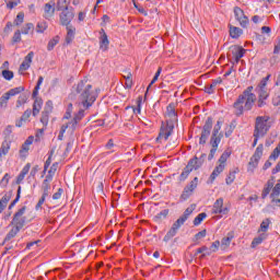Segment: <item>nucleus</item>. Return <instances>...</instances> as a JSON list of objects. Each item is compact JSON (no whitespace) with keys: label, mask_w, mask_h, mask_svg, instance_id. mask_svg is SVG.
Masks as SVG:
<instances>
[{"label":"nucleus","mask_w":280,"mask_h":280,"mask_svg":"<svg viewBox=\"0 0 280 280\" xmlns=\"http://www.w3.org/2000/svg\"><path fill=\"white\" fill-rule=\"evenodd\" d=\"M78 95L79 105L85 109L91 108L97 100V89L93 88L91 82L86 79L81 80L78 84L72 86V93L69 95L70 100H73Z\"/></svg>","instance_id":"f257e3e1"},{"label":"nucleus","mask_w":280,"mask_h":280,"mask_svg":"<svg viewBox=\"0 0 280 280\" xmlns=\"http://www.w3.org/2000/svg\"><path fill=\"white\" fill-rule=\"evenodd\" d=\"M253 85L248 86L244 92L237 97L234 103L235 115H244V110H253L255 102H257V95L253 93Z\"/></svg>","instance_id":"f03ea898"},{"label":"nucleus","mask_w":280,"mask_h":280,"mask_svg":"<svg viewBox=\"0 0 280 280\" xmlns=\"http://www.w3.org/2000/svg\"><path fill=\"white\" fill-rule=\"evenodd\" d=\"M166 117H168V119L166 120V126L161 128L160 133L156 138V141L159 143H162L163 141H167V139H170L172 132H174V121H178L176 105L174 103H171L166 107Z\"/></svg>","instance_id":"7ed1b4c3"},{"label":"nucleus","mask_w":280,"mask_h":280,"mask_svg":"<svg viewBox=\"0 0 280 280\" xmlns=\"http://www.w3.org/2000/svg\"><path fill=\"white\" fill-rule=\"evenodd\" d=\"M268 121H270L269 116H258L256 118L254 133L260 137L266 136L268 130H270V125H268Z\"/></svg>","instance_id":"20e7f679"},{"label":"nucleus","mask_w":280,"mask_h":280,"mask_svg":"<svg viewBox=\"0 0 280 280\" xmlns=\"http://www.w3.org/2000/svg\"><path fill=\"white\" fill-rule=\"evenodd\" d=\"M25 211H27V207L23 206L19 211L15 212L13 215V220L11 222L12 226H15L16 229H23L25 226V220H27L25 215Z\"/></svg>","instance_id":"39448f33"},{"label":"nucleus","mask_w":280,"mask_h":280,"mask_svg":"<svg viewBox=\"0 0 280 280\" xmlns=\"http://www.w3.org/2000/svg\"><path fill=\"white\" fill-rule=\"evenodd\" d=\"M212 128H213V118L208 117L203 125L201 136L199 138L200 145H205V143H207V139H209Z\"/></svg>","instance_id":"423d86ee"},{"label":"nucleus","mask_w":280,"mask_h":280,"mask_svg":"<svg viewBox=\"0 0 280 280\" xmlns=\"http://www.w3.org/2000/svg\"><path fill=\"white\" fill-rule=\"evenodd\" d=\"M74 16L75 13H73V8L61 11V13L59 14L60 25H63L66 27L71 25V22L73 21Z\"/></svg>","instance_id":"0eeeda50"},{"label":"nucleus","mask_w":280,"mask_h":280,"mask_svg":"<svg viewBox=\"0 0 280 280\" xmlns=\"http://www.w3.org/2000/svg\"><path fill=\"white\" fill-rule=\"evenodd\" d=\"M261 156H264V144H259L253 156L250 158L248 162V166L252 167V170H255L259 165V161H261Z\"/></svg>","instance_id":"6e6552de"},{"label":"nucleus","mask_w":280,"mask_h":280,"mask_svg":"<svg viewBox=\"0 0 280 280\" xmlns=\"http://www.w3.org/2000/svg\"><path fill=\"white\" fill-rule=\"evenodd\" d=\"M229 208L224 207V198H219L214 201L212 213L220 215H229Z\"/></svg>","instance_id":"1a4fd4ad"},{"label":"nucleus","mask_w":280,"mask_h":280,"mask_svg":"<svg viewBox=\"0 0 280 280\" xmlns=\"http://www.w3.org/2000/svg\"><path fill=\"white\" fill-rule=\"evenodd\" d=\"M222 124H224V121L222 119H219L213 127L210 141H213L214 144L221 142L222 137H224V133L220 132V130H222Z\"/></svg>","instance_id":"9d476101"},{"label":"nucleus","mask_w":280,"mask_h":280,"mask_svg":"<svg viewBox=\"0 0 280 280\" xmlns=\"http://www.w3.org/2000/svg\"><path fill=\"white\" fill-rule=\"evenodd\" d=\"M205 159H207V154L205 153L201 154L199 160L198 156H195L194 159L189 160L186 167H188V170H191V172H194V170H200V167H202V163H205Z\"/></svg>","instance_id":"9b49d317"},{"label":"nucleus","mask_w":280,"mask_h":280,"mask_svg":"<svg viewBox=\"0 0 280 280\" xmlns=\"http://www.w3.org/2000/svg\"><path fill=\"white\" fill-rule=\"evenodd\" d=\"M100 50L101 51H108V45H110V40H108V35L104 28L100 31Z\"/></svg>","instance_id":"f8f14e48"},{"label":"nucleus","mask_w":280,"mask_h":280,"mask_svg":"<svg viewBox=\"0 0 280 280\" xmlns=\"http://www.w3.org/2000/svg\"><path fill=\"white\" fill-rule=\"evenodd\" d=\"M32 143H34V136H30L22 144V147L19 151L21 159H25L27 156V154H30V148H31Z\"/></svg>","instance_id":"ddd939ff"},{"label":"nucleus","mask_w":280,"mask_h":280,"mask_svg":"<svg viewBox=\"0 0 280 280\" xmlns=\"http://www.w3.org/2000/svg\"><path fill=\"white\" fill-rule=\"evenodd\" d=\"M56 14V2L54 0L44 5V18L49 20Z\"/></svg>","instance_id":"4468645a"},{"label":"nucleus","mask_w":280,"mask_h":280,"mask_svg":"<svg viewBox=\"0 0 280 280\" xmlns=\"http://www.w3.org/2000/svg\"><path fill=\"white\" fill-rule=\"evenodd\" d=\"M32 109H26L21 116V118L15 121L16 128H23V126L27 124V121H30V117H32Z\"/></svg>","instance_id":"2eb2a0df"},{"label":"nucleus","mask_w":280,"mask_h":280,"mask_svg":"<svg viewBox=\"0 0 280 280\" xmlns=\"http://www.w3.org/2000/svg\"><path fill=\"white\" fill-rule=\"evenodd\" d=\"M272 187H275V177H271L265 184L262 192H261L262 200H266V198H268V196L270 195V191H272Z\"/></svg>","instance_id":"dca6fc26"},{"label":"nucleus","mask_w":280,"mask_h":280,"mask_svg":"<svg viewBox=\"0 0 280 280\" xmlns=\"http://www.w3.org/2000/svg\"><path fill=\"white\" fill-rule=\"evenodd\" d=\"M244 54H246V49H244L240 46L232 47V55H233L235 62H240V60H242V58H244Z\"/></svg>","instance_id":"f3484780"},{"label":"nucleus","mask_w":280,"mask_h":280,"mask_svg":"<svg viewBox=\"0 0 280 280\" xmlns=\"http://www.w3.org/2000/svg\"><path fill=\"white\" fill-rule=\"evenodd\" d=\"M33 59H34V51H31L25 56L24 61L20 66V70L27 71V69H30L32 65Z\"/></svg>","instance_id":"a211bd4d"},{"label":"nucleus","mask_w":280,"mask_h":280,"mask_svg":"<svg viewBox=\"0 0 280 280\" xmlns=\"http://www.w3.org/2000/svg\"><path fill=\"white\" fill-rule=\"evenodd\" d=\"M167 215H170V209H164L153 217V222L155 224H162L164 220H167Z\"/></svg>","instance_id":"6ab92c4d"},{"label":"nucleus","mask_w":280,"mask_h":280,"mask_svg":"<svg viewBox=\"0 0 280 280\" xmlns=\"http://www.w3.org/2000/svg\"><path fill=\"white\" fill-rule=\"evenodd\" d=\"M32 168V164L27 163L21 171V173L19 174L18 178H16V184L21 185V183H23V180H25V176H27V174H30V170Z\"/></svg>","instance_id":"aec40b11"},{"label":"nucleus","mask_w":280,"mask_h":280,"mask_svg":"<svg viewBox=\"0 0 280 280\" xmlns=\"http://www.w3.org/2000/svg\"><path fill=\"white\" fill-rule=\"evenodd\" d=\"M233 237H235L234 232H229L225 237L221 240V248L225 250V248L231 246V242H233Z\"/></svg>","instance_id":"412c9836"},{"label":"nucleus","mask_w":280,"mask_h":280,"mask_svg":"<svg viewBox=\"0 0 280 280\" xmlns=\"http://www.w3.org/2000/svg\"><path fill=\"white\" fill-rule=\"evenodd\" d=\"M51 180H54V178L46 175L42 184V191L45 194V196H49V189H51Z\"/></svg>","instance_id":"4be33fe9"},{"label":"nucleus","mask_w":280,"mask_h":280,"mask_svg":"<svg viewBox=\"0 0 280 280\" xmlns=\"http://www.w3.org/2000/svg\"><path fill=\"white\" fill-rule=\"evenodd\" d=\"M258 93V107L261 108L264 106V100H268V89L256 90Z\"/></svg>","instance_id":"5701e85b"},{"label":"nucleus","mask_w":280,"mask_h":280,"mask_svg":"<svg viewBox=\"0 0 280 280\" xmlns=\"http://www.w3.org/2000/svg\"><path fill=\"white\" fill-rule=\"evenodd\" d=\"M218 84H222V79L219 78L217 80H213L210 85H207L205 88V92L208 93V95L213 94V92L215 91V88L218 86Z\"/></svg>","instance_id":"b1692460"},{"label":"nucleus","mask_w":280,"mask_h":280,"mask_svg":"<svg viewBox=\"0 0 280 280\" xmlns=\"http://www.w3.org/2000/svg\"><path fill=\"white\" fill-rule=\"evenodd\" d=\"M224 164H219L217 167H214L213 172L210 175V183H213V180H215V177L224 172Z\"/></svg>","instance_id":"393cba45"},{"label":"nucleus","mask_w":280,"mask_h":280,"mask_svg":"<svg viewBox=\"0 0 280 280\" xmlns=\"http://www.w3.org/2000/svg\"><path fill=\"white\" fill-rule=\"evenodd\" d=\"M20 232H21V230L13 225L11 231L7 234V236L2 243V246L5 244V242H10V240H13V237H16V235H19Z\"/></svg>","instance_id":"a878e982"},{"label":"nucleus","mask_w":280,"mask_h":280,"mask_svg":"<svg viewBox=\"0 0 280 280\" xmlns=\"http://www.w3.org/2000/svg\"><path fill=\"white\" fill-rule=\"evenodd\" d=\"M40 108H43V98H35L32 112L33 117H36L40 113Z\"/></svg>","instance_id":"bb28decb"},{"label":"nucleus","mask_w":280,"mask_h":280,"mask_svg":"<svg viewBox=\"0 0 280 280\" xmlns=\"http://www.w3.org/2000/svg\"><path fill=\"white\" fill-rule=\"evenodd\" d=\"M73 38H75V27L67 26L66 43L69 45L73 42Z\"/></svg>","instance_id":"cd10ccee"},{"label":"nucleus","mask_w":280,"mask_h":280,"mask_svg":"<svg viewBox=\"0 0 280 280\" xmlns=\"http://www.w3.org/2000/svg\"><path fill=\"white\" fill-rule=\"evenodd\" d=\"M69 3H71V0H58L57 1L58 12H63V10H71V8H69Z\"/></svg>","instance_id":"c85d7f7f"},{"label":"nucleus","mask_w":280,"mask_h":280,"mask_svg":"<svg viewBox=\"0 0 280 280\" xmlns=\"http://www.w3.org/2000/svg\"><path fill=\"white\" fill-rule=\"evenodd\" d=\"M10 198H12V194L4 195L0 200V213L5 211V207H8V202H10Z\"/></svg>","instance_id":"c756f323"},{"label":"nucleus","mask_w":280,"mask_h":280,"mask_svg":"<svg viewBox=\"0 0 280 280\" xmlns=\"http://www.w3.org/2000/svg\"><path fill=\"white\" fill-rule=\"evenodd\" d=\"M125 82V88L132 89V72L125 71V74L122 75Z\"/></svg>","instance_id":"7c9ffc66"},{"label":"nucleus","mask_w":280,"mask_h":280,"mask_svg":"<svg viewBox=\"0 0 280 280\" xmlns=\"http://www.w3.org/2000/svg\"><path fill=\"white\" fill-rule=\"evenodd\" d=\"M210 145L212 149L210 150V153L208 155V161H213V158L215 156V153L218 152V147L220 145V142L213 143V140H210Z\"/></svg>","instance_id":"2f4dec72"},{"label":"nucleus","mask_w":280,"mask_h":280,"mask_svg":"<svg viewBox=\"0 0 280 280\" xmlns=\"http://www.w3.org/2000/svg\"><path fill=\"white\" fill-rule=\"evenodd\" d=\"M8 152H10V141L4 140L0 148V159H1V156H5V154H8Z\"/></svg>","instance_id":"473e14b6"},{"label":"nucleus","mask_w":280,"mask_h":280,"mask_svg":"<svg viewBox=\"0 0 280 280\" xmlns=\"http://www.w3.org/2000/svg\"><path fill=\"white\" fill-rule=\"evenodd\" d=\"M230 36L232 38H240V36H242V28H240L237 26H231L230 27Z\"/></svg>","instance_id":"72a5a7b5"},{"label":"nucleus","mask_w":280,"mask_h":280,"mask_svg":"<svg viewBox=\"0 0 280 280\" xmlns=\"http://www.w3.org/2000/svg\"><path fill=\"white\" fill-rule=\"evenodd\" d=\"M23 91H25V88L19 86V88L11 89L5 94L10 98V97H14V95H19V93H23Z\"/></svg>","instance_id":"f704fd0d"},{"label":"nucleus","mask_w":280,"mask_h":280,"mask_svg":"<svg viewBox=\"0 0 280 280\" xmlns=\"http://www.w3.org/2000/svg\"><path fill=\"white\" fill-rule=\"evenodd\" d=\"M196 211V205H190L183 213L182 218L184 220H189V215H191Z\"/></svg>","instance_id":"c9c22d12"},{"label":"nucleus","mask_w":280,"mask_h":280,"mask_svg":"<svg viewBox=\"0 0 280 280\" xmlns=\"http://www.w3.org/2000/svg\"><path fill=\"white\" fill-rule=\"evenodd\" d=\"M176 233H178V230L172 226L166 233V235L164 236L163 242H170L172 237H175Z\"/></svg>","instance_id":"e433bc0d"},{"label":"nucleus","mask_w":280,"mask_h":280,"mask_svg":"<svg viewBox=\"0 0 280 280\" xmlns=\"http://www.w3.org/2000/svg\"><path fill=\"white\" fill-rule=\"evenodd\" d=\"M279 196H280V183H277L275 187L271 188L270 198L272 200L273 198H279Z\"/></svg>","instance_id":"4c0bfd02"},{"label":"nucleus","mask_w":280,"mask_h":280,"mask_svg":"<svg viewBox=\"0 0 280 280\" xmlns=\"http://www.w3.org/2000/svg\"><path fill=\"white\" fill-rule=\"evenodd\" d=\"M47 197H49V195H45L43 192L42 197L35 206V211H40V209H43V205H45V200H47Z\"/></svg>","instance_id":"58836bf2"},{"label":"nucleus","mask_w":280,"mask_h":280,"mask_svg":"<svg viewBox=\"0 0 280 280\" xmlns=\"http://www.w3.org/2000/svg\"><path fill=\"white\" fill-rule=\"evenodd\" d=\"M47 27H48L47 22L45 21L38 22L36 25L37 34H43L47 30Z\"/></svg>","instance_id":"ea45409f"},{"label":"nucleus","mask_w":280,"mask_h":280,"mask_svg":"<svg viewBox=\"0 0 280 280\" xmlns=\"http://www.w3.org/2000/svg\"><path fill=\"white\" fill-rule=\"evenodd\" d=\"M21 34L27 35L31 32H34V24L33 23H26L23 27L22 31H20Z\"/></svg>","instance_id":"a19ab883"},{"label":"nucleus","mask_w":280,"mask_h":280,"mask_svg":"<svg viewBox=\"0 0 280 280\" xmlns=\"http://www.w3.org/2000/svg\"><path fill=\"white\" fill-rule=\"evenodd\" d=\"M58 165H59V163H58V162H55V163L50 166V168H49V171H48V174H47L46 176H48L49 178H54V176H56V172H58Z\"/></svg>","instance_id":"79ce46f5"},{"label":"nucleus","mask_w":280,"mask_h":280,"mask_svg":"<svg viewBox=\"0 0 280 280\" xmlns=\"http://www.w3.org/2000/svg\"><path fill=\"white\" fill-rule=\"evenodd\" d=\"M24 104H27V95L21 94L16 101V108H21Z\"/></svg>","instance_id":"37998d69"},{"label":"nucleus","mask_w":280,"mask_h":280,"mask_svg":"<svg viewBox=\"0 0 280 280\" xmlns=\"http://www.w3.org/2000/svg\"><path fill=\"white\" fill-rule=\"evenodd\" d=\"M207 218V213L206 212H201L199 213L195 220H194V225L195 226H199V224H202V220H205Z\"/></svg>","instance_id":"c03bdc74"},{"label":"nucleus","mask_w":280,"mask_h":280,"mask_svg":"<svg viewBox=\"0 0 280 280\" xmlns=\"http://www.w3.org/2000/svg\"><path fill=\"white\" fill-rule=\"evenodd\" d=\"M59 42H60V37H58V36L50 39L47 45L48 51H51L54 49V47H56V45H58Z\"/></svg>","instance_id":"a18cd8bd"},{"label":"nucleus","mask_w":280,"mask_h":280,"mask_svg":"<svg viewBox=\"0 0 280 280\" xmlns=\"http://www.w3.org/2000/svg\"><path fill=\"white\" fill-rule=\"evenodd\" d=\"M229 156H231V153L228 151L223 152L219 159V165H224V167H226V161L229 160Z\"/></svg>","instance_id":"49530a36"},{"label":"nucleus","mask_w":280,"mask_h":280,"mask_svg":"<svg viewBox=\"0 0 280 280\" xmlns=\"http://www.w3.org/2000/svg\"><path fill=\"white\" fill-rule=\"evenodd\" d=\"M189 174H191V168L186 166L182 172V174L179 175V180L180 182L187 180V178L189 177Z\"/></svg>","instance_id":"de8ad7c7"},{"label":"nucleus","mask_w":280,"mask_h":280,"mask_svg":"<svg viewBox=\"0 0 280 280\" xmlns=\"http://www.w3.org/2000/svg\"><path fill=\"white\" fill-rule=\"evenodd\" d=\"M264 240H266V234H261L260 236L254 238L252 242V248L259 246V244H261V242H264Z\"/></svg>","instance_id":"09e8293b"},{"label":"nucleus","mask_w":280,"mask_h":280,"mask_svg":"<svg viewBox=\"0 0 280 280\" xmlns=\"http://www.w3.org/2000/svg\"><path fill=\"white\" fill-rule=\"evenodd\" d=\"M198 187V177H195L185 188L194 192Z\"/></svg>","instance_id":"8fccbe9b"},{"label":"nucleus","mask_w":280,"mask_h":280,"mask_svg":"<svg viewBox=\"0 0 280 280\" xmlns=\"http://www.w3.org/2000/svg\"><path fill=\"white\" fill-rule=\"evenodd\" d=\"M185 222H187L186 219H184L183 217H179L174 223H173V228H175L176 231H178V229H180L183 226V224H185Z\"/></svg>","instance_id":"3c124183"},{"label":"nucleus","mask_w":280,"mask_h":280,"mask_svg":"<svg viewBox=\"0 0 280 280\" xmlns=\"http://www.w3.org/2000/svg\"><path fill=\"white\" fill-rule=\"evenodd\" d=\"M185 222H187L186 219H184L183 217H179L174 223H173V228H175L176 231H178V229H180L183 226V224H185Z\"/></svg>","instance_id":"603ef678"},{"label":"nucleus","mask_w":280,"mask_h":280,"mask_svg":"<svg viewBox=\"0 0 280 280\" xmlns=\"http://www.w3.org/2000/svg\"><path fill=\"white\" fill-rule=\"evenodd\" d=\"M23 21H25V13L20 12V13H18L13 23H14V25L19 26V25H22Z\"/></svg>","instance_id":"864d4df0"},{"label":"nucleus","mask_w":280,"mask_h":280,"mask_svg":"<svg viewBox=\"0 0 280 280\" xmlns=\"http://www.w3.org/2000/svg\"><path fill=\"white\" fill-rule=\"evenodd\" d=\"M268 80H270V74H268L267 77H265L260 83L258 84V86L256 88V90H264L267 89L266 86L268 85Z\"/></svg>","instance_id":"5fc2aeb1"},{"label":"nucleus","mask_w":280,"mask_h":280,"mask_svg":"<svg viewBox=\"0 0 280 280\" xmlns=\"http://www.w3.org/2000/svg\"><path fill=\"white\" fill-rule=\"evenodd\" d=\"M235 174H237L235 171L229 173L228 177L225 178L226 185H233L235 182Z\"/></svg>","instance_id":"6e6d98bb"},{"label":"nucleus","mask_w":280,"mask_h":280,"mask_svg":"<svg viewBox=\"0 0 280 280\" xmlns=\"http://www.w3.org/2000/svg\"><path fill=\"white\" fill-rule=\"evenodd\" d=\"M141 102H143V97L139 96L137 100V107H132L135 115H139L141 113Z\"/></svg>","instance_id":"4d7b16f0"},{"label":"nucleus","mask_w":280,"mask_h":280,"mask_svg":"<svg viewBox=\"0 0 280 280\" xmlns=\"http://www.w3.org/2000/svg\"><path fill=\"white\" fill-rule=\"evenodd\" d=\"M40 122L43 126H47V124H49V112L45 110L42 113Z\"/></svg>","instance_id":"13d9d810"},{"label":"nucleus","mask_w":280,"mask_h":280,"mask_svg":"<svg viewBox=\"0 0 280 280\" xmlns=\"http://www.w3.org/2000/svg\"><path fill=\"white\" fill-rule=\"evenodd\" d=\"M2 78H4V80H12L14 78V72L11 70H2Z\"/></svg>","instance_id":"bf43d9fd"},{"label":"nucleus","mask_w":280,"mask_h":280,"mask_svg":"<svg viewBox=\"0 0 280 280\" xmlns=\"http://www.w3.org/2000/svg\"><path fill=\"white\" fill-rule=\"evenodd\" d=\"M84 110H86V108H84V107L79 109V112L73 117L75 119V121L81 122L82 119H84Z\"/></svg>","instance_id":"052dcab7"},{"label":"nucleus","mask_w":280,"mask_h":280,"mask_svg":"<svg viewBox=\"0 0 280 280\" xmlns=\"http://www.w3.org/2000/svg\"><path fill=\"white\" fill-rule=\"evenodd\" d=\"M9 97L8 94L4 93L1 97H0V108H5L8 106V102H9Z\"/></svg>","instance_id":"680f3d73"},{"label":"nucleus","mask_w":280,"mask_h":280,"mask_svg":"<svg viewBox=\"0 0 280 280\" xmlns=\"http://www.w3.org/2000/svg\"><path fill=\"white\" fill-rule=\"evenodd\" d=\"M270 226V219H266L260 223V231L262 233H266L268 231V228Z\"/></svg>","instance_id":"e2e57ef3"},{"label":"nucleus","mask_w":280,"mask_h":280,"mask_svg":"<svg viewBox=\"0 0 280 280\" xmlns=\"http://www.w3.org/2000/svg\"><path fill=\"white\" fill-rule=\"evenodd\" d=\"M244 15H245L244 10H242L240 7L234 8V16H235L236 21H238V19H241Z\"/></svg>","instance_id":"0e129e2a"},{"label":"nucleus","mask_w":280,"mask_h":280,"mask_svg":"<svg viewBox=\"0 0 280 280\" xmlns=\"http://www.w3.org/2000/svg\"><path fill=\"white\" fill-rule=\"evenodd\" d=\"M191 194H194V192H191V190H189V188H184V191L180 195V199L187 200L188 198H190Z\"/></svg>","instance_id":"69168bd1"},{"label":"nucleus","mask_w":280,"mask_h":280,"mask_svg":"<svg viewBox=\"0 0 280 280\" xmlns=\"http://www.w3.org/2000/svg\"><path fill=\"white\" fill-rule=\"evenodd\" d=\"M22 38H21V31L18 30L15 31L13 37H12V44L14 45V43H21Z\"/></svg>","instance_id":"338daca9"},{"label":"nucleus","mask_w":280,"mask_h":280,"mask_svg":"<svg viewBox=\"0 0 280 280\" xmlns=\"http://www.w3.org/2000/svg\"><path fill=\"white\" fill-rule=\"evenodd\" d=\"M240 25L243 27H247L248 26V16L244 15L241 19L237 20Z\"/></svg>","instance_id":"774afa93"}]
</instances>
